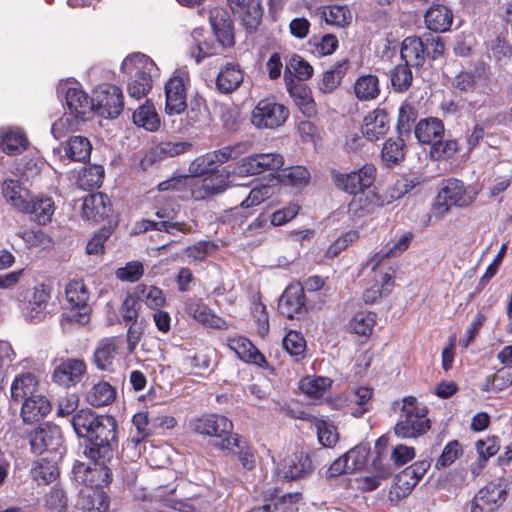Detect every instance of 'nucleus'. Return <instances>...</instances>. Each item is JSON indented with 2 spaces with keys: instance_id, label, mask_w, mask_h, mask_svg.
Returning <instances> with one entry per match:
<instances>
[{
  "instance_id": "nucleus-1",
  "label": "nucleus",
  "mask_w": 512,
  "mask_h": 512,
  "mask_svg": "<svg viewBox=\"0 0 512 512\" xmlns=\"http://www.w3.org/2000/svg\"><path fill=\"white\" fill-rule=\"evenodd\" d=\"M121 70L130 77L127 92L135 100L146 97L153 87V78L159 76V68L155 62L142 53L127 56L122 62Z\"/></svg>"
},
{
  "instance_id": "nucleus-2",
  "label": "nucleus",
  "mask_w": 512,
  "mask_h": 512,
  "mask_svg": "<svg viewBox=\"0 0 512 512\" xmlns=\"http://www.w3.org/2000/svg\"><path fill=\"white\" fill-rule=\"evenodd\" d=\"M96 424L84 454L92 461H110L116 443V421L112 416L102 415Z\"/></svg>"
},
{
  "instance_id": "nucleus-3",
  "label": "nucleus",
  "mask_w": 512,
  "mask_h": 512,
  "mask_svg": "<svg viewBox=\"0 0 512 512\" xmlns=\"http://www.w3.org/2000/svg\"><path fill=\"white\" fill-rule=\"evenodd\" d=\"M402 414L394 427V433L402 439L417 438L430 429L427 409L419 407L417 399L406 396L402 399Z\"/></svg>"
},
{
  "instance_id": "nucleus-4",
  "label": "nucleus",
  "mask_w": 512,
  "mask_h": 512,
  "mask_svg": "<svg viewBox=\"0 0 512 512\" xmlns=\"http://www.w3.org/2000/svg\"><path fill=\"white\" fill-rule=\"evenodd\" d=\"M193 427L199 434L216 438L215 445L222 450L239 446L238 436L233 433V423L224 415H204L194 421Z\"/></svg>"
},
{
  "instance_id": "nucleus-5",
  "label": "nucleus",
  "mask_w": 512,
  "mask_h": 512,
  "mask_svg": "<svg viewBox=\"0 0 512 512\" xmlns=\"http://www.w3.org/2000/svg\"><path fill=\"white\" fill-rule=\"evenodd\" d=\"M284 157L279 153H258V205L270 199L280 189V169Z\"/></svg>"
},
{
  "instance_id": "nucleus-6",
  "label": "nucleus",
  "mask_w": 512,
  "mask_h": 512,
  "mask_svg": "<svg viewBox=\"0 0 512 512\" xmlns=\"http://www.w3.org/2000/svg\"><path fill=\"white\" fill-rule=\"evenodd\" d=\"M29 442L32 452L36 454L62 458L66 452L61 429L54 424L43 423L36 427L29 434Z\"/></svg>"
},
{
  "instance_id": "nucleus-7",
  "label": "nucleus",
  "mask_w": 512,
  "mask_h": 512,
  "mask_svg": "<svg viewBox=\"0 0 512 512\" xmlns=\"http://www.w3.org/2000/svg\"><path fill=\"white\" fill-rule=\"evenodd\" d=\"M190 82L186 68L176 69L165 84V113L180 115L187 108V86Z\"/></svg>"
},
{
  "instance_id": "nucleus-8",
  "label": "nucleus",
  "mask_w": 512,
  "mask_h": 512,
  "mask_svg": "<svg viewBox=\"0 0 512 512\" xmlns=\"http://www.w3.org/2000/svg\"><path fill=\"white\" fill-rule=\"evenodd\" d=\"M475 199V194L471 193L464 183L458 179H448L443 183V187L438 192L435 199L434 209L439 215L447 213L452 206L467 207Z\"/></svg>"
},
{
  "instance_id": "nucleus-9",
  "label": "nucleus",
  "mask_w": 512,
  "mask_h": 512,
  "mask_svg": "<svg viewBox=\"0 0 512 512\" xmlns=\"http://www.w3.org/2000/svg\"><path fill=\"white\" fill-rule=\"evenodd\" d=\"M375 178L376 168L373 164H365L359 170L350 173L332 172L334 185L339 190L354 195L370 188Z\"/></svg>"
},
{
  "instance_id": "nucleus-10",
  "label": "nucleus",
  "mask_w": 512,
  "mask_h": 512,
  "mask_svg": "<svg viewBox=\"0 0 512 512\" xmlns=\"http://www.w3.org/2000/svg\"><path fill=\"white\" fill-rule=\"evenodd\" d=\"M57 93L59 97L64 98L67 111L78 117L87 119L94 109L93 99L75 82L70 80L60 81Z\"/></svg>"
},
{
  "instance_id": "nucleus-11",
  "label": "nucleus",
  "mask_w": 512,
  "mask_h": 512,
  "mask_svg": "<svg viewBox=\"0 0 512 512\" xmlns=\"http://www.w3.org/2000/svg\"><path fill=\"white\" fill-rule=\"evenodd\" d=\"M94 109L104 117L117 118L123 110V94L121 89L113 84H103L94 93Z\"/></svg>"
},
{
  "instance_id": "nucleus-12",
  "label": "nucleus",
  "mask_w": 512,
  "mask_h": 512,
  "mask_svg": "<svg viewBox=\"0 0 512 512\" xmlns=\"http://www.w3.org/2000/svg\"><path fill=\"white\" fill-rule=\"evenodd\" d=\"M93 462L91 465L80 461L75 462L72 468L75 480L91 488H101L108 485L112 479V474L106 466L107 461Z\"/></svg>"
},
{
  "instance_id": "nucleus-13",
  "label": "nucleus",
  "mask_w": 512,
  "mask_h": 512,
  "mask_svg": "<svg viewBox=\"0 0 512 512\" xmlns=\"http://www.w3.org/2000/svg\"><path fill=\"white\" fill-rule=\"evenodd\" d=\"M228 172H216L203 178L190 177V193L194 200L200 201L223 193L228 187Z\"/></svg>"
},
{
  "instance_id": "nucleus-14",
  "label": "nucleus",
  "mask_w": 512,
  "mask_h": 512,
  "mask_svg": "<svg viewBox=\"0 0 512 512\" xmlns=\"http://www.w3.org/2000/svg\"><path fill=\"white\" fill-rule=\"evenodd\" d=\"M506 498V490L499 483H488L471 501L470 512H494Z\"/></svg>"
},
{
  "instance_id": "nucleus-15",
  "label": "nucleus",
  "mask_w": 512,
  "mask_h": 512,
  "mask_svg": "<svg viewBox=\"0 0 512 512\" xmlns=\"http://www.w3.org/2000/svg\"><path fill=\"white\" fill-rule=\"evenodd\" d=\"M289 117V109L273 99L258 102V128L276 129Z\"/></svg>"
},
{
  "instance_id": "nucleus-16",
  "label": "nucleus",
  "mask_w": 512,
  "mask_h": 512,
  "mask_svg": "<svg viewBox=\"0 0 512 512\" xmlns=\"http://www.w3.org/2000/svg\"><path fill=\"white\" fill-rule=\"evenodd\" d=\"M279 312L292 319L306 311L304 288L300 284L289 285L278 301Z\"/></svg>"
},
{
  "instance_id": "nucleus-17",
  "label": "nucleus",
  "mask_w": 512,
  "mask_h": 512,
  "mask_svg": "<svg viewBox=\"0 0 512 512\" xmlns=\"http://www.w3.org/2000/svg\"><path fill=\"white\" fill-rule=\"evenodd\" d=\"M66 299L68 303L75 308L82 309L83 312L73 314L71 316V320L86 323L89 320L87 303L90 298V293L84 284V282L80 279L71 280L65 288Z\"/></svg>"
},
{
  "instance_id": "nucleus-18",
  "label": "nucleus",
  "mask_w": 512,
  "mask_h": 512,
  "mask_svg": "<svg viewBox=\"0 0 512 512\" xmlns=\"http://www.w3.org/2000/svg\"><path fill=\"white\" fill-rule=\"evenodd\" d=\"M285 84L290 97L300 112L306 117L314 116L316 114V103L309 86L303 82L296 81L292 77H286Z\"/></svg>"
},
{
  "instance_id": "nucleus-19",
  "label": "nucleus",
  "mask_w": 512,
  "mask_h": 512,
  "mask_svg": "<svg viewBox=\"0 0 512 512\" xmlns=\"http://www.w3.org/2000/svg\"><path fill=\"white\" fill-rule=\"evenodd\" d=\"M92 145L90 141L83 136H73L62 146L53 149V153L58 155L61 161H75L85 163L90 159Z\"/></svg>"
},
{
  "instance_id": "nucleus-20",
  "label": "nucleus",
  "mask_w": 512,
  "mask_h": 512,
  "mask_svg": "<svg viewBox=\"0 0 512 512\" xmlns=\"http://www.w3.org/2000/svg\"><path fill=\"white\" fill-rule=\"evenodd\" d=\"M86 372V364L81 359H66L53 372V380L64 387L75 386Z\"/></svg>"
},
{
  "instance_id": "nucleus-21",
  "label": "nucleus",
  "mask_w": 512,
  "mask_h": 512,
  "mask_svg": "<svg viewBox=\"0 0 512 512\" xmlns=\"http://www.w3.org/2000/svg\"><path fill=\"white\" fill-rule=\"evenodd\" d=\"M51 297V289L45 284L34 287L33 292L26 304L24 314L32 322H40L46 318L47 305Z\"/></svg>"
},
{
  "instance_id": "nucleus-22",
  "label": "nucleus",
  "mask_w": 512,
  "mask_h": 512,
  "mask_svg": "<svg viewBox=\"0 0 512 512\" xmlns=\"http://www.w3.org/2000/svg\"><path fill=\"white\" fill-rule=\"evenodd\" d=\"M390 129L388 113L384 109H374L363 120L361 132L369 141H377L384 137Z\"/></svg>"
},
{
  "instance_id": "nucleus-23",
  "label": "nucleus",
  "mask_w": 512,
  "mask_h": 512,
  "mask_svg": "<svg viewBox=\"0 0 512 512\" xmlns=\"http://www.w3.org/2000/svg\"><path fill=\"white\" fill-rule=\"evenodd\" d=\"M122 340L119 337H106L99 341L94 351V363L100 370H112L118 359Z\"/></svg>"
},
{
  "instance_id": "nucleus-24",
  "label": "nucleus",
  "mask_w": 512,
  "mask_h": 512,
  "mask_svg": "<svg viewBox=\"0 0 512 512\" xmlns=\"http://www.w3.org/2000/svg\"><path fill=\"white\" fill-rule=\"evenodd\" d=\"M429 54L424 38L410 36L402 41L400 49L401 60L411 67H422Z\"/></svg>"
},
{
  "instance_id": "nucleus-25",
  "label": "nucleus",
  "mask_w": 512,
  "mask_h": 512,
  "mask_svg": "<svg viewBox=\"0 0 512 512\" xmlns=\"http://www.w3.org/2000/svg\"><path fill=\"white\" fill-rule=\"evenodd\" d=\"M312 472V460L307 453L297 452L284 459L282 473L283 477L289 481L306 478Z\"/></svg>"
},
{
  "instance_id": "nucleus-26",
  "label": "nucleus",
  "mask_w": 512,
  "mask_h": 512,
  "mask_svg": "<svg viewBox=\"0 0 512 512\" xmlns=\"http://www.w3.org/2000/svg\"><path fill=\"white\" fill-rule=\"evenodd\" d=\"M185 311L196 321L216 329H226V321L215 315L200 299L190 298L185 303Z\"/></svg>"
},
{
  "instance_id": "nucleus-27",
  "label": "nucleus",
  "mask_w": 512,
  "mask_h": 512,
  "mask_svg": "<svg viewBox=\"0 0 512 512\" xmlns=\"http://www.w3.org/2000/svg\"><path fill=\"white\" fill-rule=\"evenodd\" d=\"M110 211V199L102 193L89 194L83 200L82 213L88 220L99 222L106 218Z\"/></svg>"
},
{
  "instance_id": "nucleus-28",
  "label": "nucleus",
  "mask_w": 512,
  "mask_h": 512,
  "mask_svg": "<svg viewBox=\"0 0 512 512\" xmlns=\"http://www.w3.org/2000/svg\"><path fill=\"white\" fill-rule=\"evenodd\" d=\"M55 209V203L51 197L39 195L30 196L27 201V209L21 212L31 214L38 224L46 225L51 222Z\"/></svg>"
},
{
  "instance_id": "nucleus-29",
  "label": "nucleus",
  "mask_w": 512,
  "mask_h": 512,
  "mask_svg": "<svg viewBox=\"0 0 512 512\" xmlns=\"http://www.w3.org/2000/svg\"><path fill=\"white\" fill-rule=\"evenodd\" d=\"M210 23L214 35L222 47H231L234 45L232 25L226 11L218 8L213 9L210 12Z\"/></svg>"
},
{
  "instance_id": "nucleus-30",
  "label": "nucleus",
  "mask_w": 512,
  "mask_h": 512,
  "mask_svg": "<svg viewBox=\"0 0 512 512\" xmlns=\"http://www.w3.org/2000/svg\"><path fill=\"white\" fill-rule=\"evenodd\" d=\"M444 133V124L436 117L420 119L414 128L415 137L421 144L432 145L439 138H443Z\"/></svg>"
},
{
  "instance_id": "nucleus-31",
  "label": "nucleus",
  "mask_w": 512,
  "mask_h": 512,
  "mask_svg": "<svg viewBox=\"0 0 512 512\" xmlns=\"http://www.w3.org/2000/svg\"><path fill=\"white\" fill-rule=\"evenodd\" d=\"M51 410L48 399L40 394L23 400L21 417L25 423H35L44 418Z\"/></svg>"
},
{
  "instance_id": "nucleus-32",
  "label": "nucleus",
  "mask_w": 512,
  "mask_h": 512,
  "mask_svg": "<svg viewBox=\"0 0 512 512\" xmlns=\"http://www.w3.org/2000/svg\"><path fill=\"white\" fill-rule=\"evenodd\" d=\"M62 458L41 457L36 460L31 468L32 478L38 482V484H49L56 480L59 475L58 462Z\"/></svg>"
},
{
  "instance_id": "nucleus-33",
  "label": "nucleus",
  "mask_w": 512,
  "mask_h": 512,
  "mask_svg": "<svg viewBox=\"0 0 512 512\" xmlns=\"http://www.w3.org/2000/svg\"><path fill=\"white\" fill-rule=\"evenodd\" d=\"M38 380L30 372L17 375L11 383L10 396L15 402H20L32 395L37 394Z\"/></svg>"
},
{
  "instance_id": "nucleus-34",
  "label": "nucleus",
  "mask_w": 512,
  "mask_h": 512,
  "mask_svg": "<svg viewBox=\"0 0 512 512\" xmlns=\"http://www.w3.org/2000/svg\"><path fill=\"white\" fill-rule=\"evenodd\" d=\"M424 18L429 30L434 32H446L451 27L453 13L444 5H436L427 10Z\"/></svg>"
},
{
  "instance_id": "nucleus-35",
  "label": "nucleus",
  "mask_w": 512,
  "mask_h": 512,
  "mask_svg": "<svg viewBox=\"0 0 512 512\" xmlns=\"http://www.w3.org/2000/svg\"><path fill=\"white\" fill-rule=\"evenodd\" d=\"M2 193L6 200L19 212L27 209V201L31 194L27 189L21 186L18 180H4Z\"/></svg>"
},
{
  "instance_id": "nucleus-36",
  "label": "nucleus",
  "mask_w": 512,
  "mask_h": 512,
  "mask_svg": "<svg viewBox=\"0 0 512 512\" xmlns=\"http://www.w3.org/2000/svg\"><path fill=\"white\" fill-rule=\"evenodd\" d=\"M230 9L249 32L256 29V0H228Z\"/></svg>"
},
{
  "instance_id": "nucleus-37",
  "label": "nucleus",
  "mask_w": 512,
  "mask_h": 512,
  "mask_svg": "<svg viewBox=\"0 0 512 512\" xmlns=\"http://www.w3.org/2000/svg\"><path fill=\"white\" fill-rule=\"evenodd\" d=\"M100 416L90 409L79 410L71 418V425L79 438L86 441L93 434L96 421L100 420Z\"/></svg>"
},
{
  "instance_id": "nucleus-38",
  "label": "nucleus",
  "mask_w": 512,
  "mask_h": 512,
  "mask_svg": "<svg viewBox=\"0 0 512 512\" xmlns=\"http://www.w3.org/2000/svg\"><path fill=\"white\" fill-rule=\"evenodd\" d=\"M132 118L135 125L150 132L158 130L160 126L159 115L154 104L149 100L134 111Z\"/></svg>"
},
{
  "instance_id": "nucleus-39",
  "label": "nucleus",
  "mask_w": 512,
  "mask_h": 512,
  "mask_svg": "<svg viewBox=\"0 0 512 512\" xmlns=\"http://www.w3.org/2000/svg\"><path fill=\"white\" fill-rule=\"evenodd\" d=\"M243 81V73L237 65L227 64L223 67L216 79L219 91L230 93L234 91Z\"/></svg>"
},
{
  "instance_id": "nucleus-40",
  "label": "nucleus",
  "mask_w": 512,
  "mask_h": 512,
  "mask_svg": "<svg viewBox=\"0 0 512 512\" xmlns=\"http://www.w3.org/2000/svg\"><path fill=\"white\" fill-rule=\"evenodd\" d=\"M373 390L370 387L360 386L350 391L348 400L350 404L357 407L351 408V415L354 417H362L371 408V399Z\"/></svg>"
},
{
  "instance_id": "nucleus-41",
  "label": "nucleus",
  "mask_w": 512,
  "mask_h": 512,
  "mask_svg": "<svg viewBox=\"0 0 512 512\" xmlns=\"http://www.w3.org/2000/svg\"><path fill=\"white\" fill-rule=\"evenodd\" d=\"M356 97L361 101H369L378 97L380 93L379 80L375 75L360 76L355 84Z\"/></svg>"
},
{
  "instance_id": "nucleus-42",
  "label": "nucleus",
  "mask_w": 512,
  "mask_h": 512,
  "mask_svg": "<svg viewBox=\"0 0 512 512\" xmlns=\"http://www.w3.org/2000/svg\"><path fill=\"white\" fill-rule=\"evenodd\" d=\"M116 391L108 382L101 381L95 384L87 394V401L95 407L105 406L115 399Z\"/></svg>"
},
{
  "instance_id": "nucleus-43",
  "label": "nucleus",
  "mask_w": 512,
  "mask_h": 512,
  "mask_svg": "<svg viewBox=\"0 0 512 512\" xmlns=\"http://www.w3.org/2000/svg\"><path fill=\"white\" fill-rule=\"evenodd\" d=\"M390 81L395 92H406L411 87L413 82L411 66L406 63L396 65L390 71Z\"/></svg>"
},
{
  "instance_id": "nucleus-44",
  "label": "nucleus",
  "mask_w": 512,
  "mask_h": 512,
  "mask_svg": "<svg viewBox=\"0 0 512 512\" xmlns=\"http://www.w3.org/2000/svg\"><path fill=\"white\" fill-rule=\"evenodd\" d=\"M81 117L66 111L62 117L52 124L51 133L57 140L63 138L67 133L77 131L80 123L85 121Z\"/></svg>"
},
{
  "instance_id": "nucleus-45",
  "label": "nucleus",
  "mask_w": 512,
  "mask_h": 512,
  "mask_svg": "<svg viewBox=\"0 0 512 512\" xmlns=\"http://www.w3.org/2000/svg\"><path fill=\"white\" fill-rule=\"evenodd\" d=\"M347 61L338 63L332 69L325 71L318 82V88L322 93H332L341 83L346 71Z\"/></svg>"
},
{
  "instance_id": "nucleus-46",
  "label": "nucleus",
  "mask_w": 512,
  "mask_h": 512,
  "mask_svg": "<svg viewBox=\"0 0 512 512\" xmlns=\"http://www.w3.org/2000/svg\"><path fill=\"white\" fill-rule=\"evenodd\" d=\"M251 144L248 142H239L234 145H227L218 150L212 151L211 156L216 167L238 158L242 154L249 151Z\"/></svg>"
},
{
  "instance_id": "nucleus-47",
  "label": "nucleus",
  "mask_w": 512,
  "mask_h": 512,
  "mask_svg": "<svg viewBox=\"0 0 512 512\" xmlns=\"http://www.w3.org/2000/svg\"><path fill=\"white\" fill-rule=\"evenodd\" d=\"M228 347L244 362L256 363V347L253 343L243 337L237 336L228 340Z\"/></svg>"
},
{
  "instance_id": "nucleus-48",
  "label": "nucleus",
  "mask_w": 512,
  "mask_h": 512,
  "mask_svg": "<svg viewBox=\"0 0 512 512\" xmlns=\"http://www.w3.org/2000/svg\"><path fill=\"white\" fill-rule=\"evenodd\" d=\"M332 380L328 377H316L301 381L300 389L312 400H318L324 396L331 387Z\"/></svg>"
},
{
  "instance_id": "nucleus-49",
  "label": "nucleus",
  "mask_w": 512,
  "mask_h": 512,
  "mask_svg": "<svg viewBox=\"0 0 512 512\" xmlns=\"http://www.w3.org/2000/svg\"><path fill=\"white\" fill-rule=\"evenodd\" d=\"M322 18L327 24L345 27L351 21V12L346 6L330 5L322 8Z\"/></svg>"
},
{
  "instance_id": "nucleus-50",
  "label": "nucleus",
  "mask_w": 512,
  "mask_h": 512,
  "mask_svg": "<svg viewBox=\"0 0 512 512\" xmlns=\"http://www.w3.org/2000/svg\"><path fill=\"white\" fill-rule=\"evenodd\" d=\"M481 77L482 72L478 69L475 71H461L452 79L451 85L459 93H472L476 90Z\"/></svg>"
},
{
  "instance_id": "nucleus-51",
  "label": "nucleus",
  "mask_w": 512,
  "mask_h": 512,
  "mask_svg": "<svg viewBox=\"0 0 512 512\" xmlns=\"http://www.w3.org/2000/svg\"><path fill=\"white\" fill-rule=\"evenodd\" d=\"M292 71L294 72L296 81L303 82L311 78L313 74V67L301 56L294 54L286 64L284 78L291 77Z\"/></svg>"
},
{
  "instance_id": "nucleus-52",
  "label": "nucleus",
  "mask_w": 512,
  "mask_h": 512,
  "mask_svg": "<svg viewBox=\"0 0 512 512\" xmlns=\"http://www.w3.org/2000/svg\"><path fill=\"white\" fill-rule=\"evenodd\" d=\"M404 140L399 138L397 140L388 139L382 148L381 159L388 167L398 164L404 159Z\"/></svg>"
},
{
  "instance_id": "nucleus-53",
  "label": "nucleus",
  "mask_w": 512,
  "mask_h": 512,
  "mask_svg": "<svg viewBox=\"0 0 512 512\" xmlns=\"http://www.w3.org/2000/svg\"><path fill=\"white\" fill-rule=\"evenodd\" d=\"M144 230H158L165 231L170 235L176 236L177 233L187 234L192 231L191 225L185 222H173L168 220H144L143 221Z\"/></svg>"
},
{
  "instance_id": "nucleus-54",
  "label": "nucleus",
  "mask_w": 512,
  "mask_h": 512,
  "mask_svg": "<svg viewBox=\"0 0 512 512\" xmlns=\"http://www.w3.org/2000/svg\"><path fill=\"white\" fill-rule=\"evenodd\" d=\"M144 264L139 260L127 262L115 270V277L121 282L135 283L144 275Z\"/></svg>"
},
{
  "instance_id": "nucleus-55",
  "label": "nucleus",
  "mask_w": 512,
  "mask_h": 512,
  "mask_svg": "<svg viewBox=\"0 0 512 512\" xmlns=\"http://www.w3.org/2000/svg\"><path fill=\"white\" fill-rule=\"evenodd\" d=\"M310 179V173L304 166H294L284 169L280 174V184L293 187H303Z\"/></svg>"
},
{
  "instance_id": "nucleus-56",
  "label": "nucleus",
  "mask_w": 512,
  "mask_h": 512,
  "mask_svg": "<svg viewBox=\"0 0 512 512\" xmlns=\"http://www.w3.org/2000/svg\"><path fill=\"white\" fill-rule=\"evenodd\" d=\"M203 35V28H196L191 33L193 41L195 42V47L191 49V55L195 58L197 63H200L203 58L216 53L213 43L202 40Z\"/></svg>"
},
{
  "instance_id": "nucleus-57",
  "label": "nucleus",
  "mask_w": 512,
  "mask_h": 512,
  "mask_svg": "<svg viewBox=\"0 0 512 512\" xmlns=\"http://www.w3.org/2000/svg\"><path fill=\"white\" fill-rule=\"evenodd\" d=\"M389 202L390 201H386L382 196L375 192L368 191L367 193H363L359 197L355 198L351 205H357L362 211V214L365 215L374 213L377 208L383 207Z\"/></svg>"
},
{
  "instance_id": "nucleus-58",
  "label": "nucleus",
  "mask_w": 512,
  "mask_h": 512,
  "mask_svg": "<svg viewBox=\"0 0 512 512\" xmlns=\"http://www.w3.org/2000/svg\"><path fill=\"white\" fill-rule=\"evenodd\" d=\"M25 135L19 131H8L2 137V150L8 155H17L25 149Z\"/></svg>"
},
{
  "instance_id": "nucleus-59",
  "label": "nucleus",
  "mask_w": 512,
  "mask_h": 512,
  "mask_svg": "<svg viewBox=\"0 0 512 512\" xmlns=\"http://www.w3.org/2000/svg\"><path fill=\"white\" fill-rule=\"evenodd\" d=\"M216 165L211 156V153L195 158L189 165L188 171L191 178L204 177L216 171Z\"/></svg>"
},
{
  "instance_id": "nucleus-60",
  "label": "nucleus",
  "mask_w": 512,
  "mask_h": 512,
  "mask_svg": "<svg viewBox=\"0 0 512 512\" xmlns=\"http://www.w3.org/2000/svg\"><path fill=\"white\" fill-rule=\"evenodd\" d=\"M375 315L367 311H359L355 313L350 321L351 330L362 336H366L371 333L374 323Z\"/></svg>"
},
{
  "instance_id": "nucleus-61",
  "label": "nucleus",
  "mask_w": 512,
  "mask_h": 512,
  "mask_svg": "<svg viewBox=\"0 0 512 512\" xmlns=\"http://www.w3.org/2000/svg\"><path fill=\"white\" fill-rule=\"evenodd\" d=\"M370 453V447L368 444H360L350 449L344 456L349 463L350 471L361 470L368 459Z\"/></svg>"
},
{
  "instance_id": "nucleus-62",
  "label": "nucleus",
  "mask_w": 512,
  "mask_h": 512,
  "mask_svg": "<svg viewBox=\"0 0 512 512\" xmlns=\"http://www.w3.org/2000/svg\"><path fill=\"white\" fill-rule=\"evenodd\" d=\"M103 178V168L94 165L83 169L79 176V183L84 189H94L102 184Z\"/></svg>"
},
{
  "instance_id": "nucleus-63",
  "label": "nucleus",
  "mask_w": 512,
  "mask_h": 512,
  "mask_svg": "<svg viewBox=\"0 0 512 512\" xmlns=\"http://www.w3.org/2000/svg\"><path fill=\"white\" fill-rule=\"evenodd\" d=\"M417 111L416 109L407 102H404L398 111V123L397 130L400 135L403 133H409L411 131L412 124L416 121Z\"/></svg>"
},
{
  "instance_id": "nucleus-64",
  "label": "nucleus",
  "mask_w": 512,
  "mask_h": 512,
  "mask_svg": "<svg viewBox=\"0 0 512 512\" xmlns=\"http://www.w3.org/2000/svg\"><path fill=\"white\" fill-rule=\"evenodd\" d=\"M491 57L498 62L508 60L512 56V46L501 36H497L488 43Z\"/></svg>"
}]
</instances>
